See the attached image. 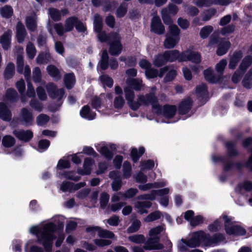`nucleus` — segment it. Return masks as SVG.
<instances>
[{
    "label": "nucleus",
    "instance_id": "obj_53",
    "mask_svg": "<svg viewBox=\"0 0 252 252\" xmlns=\"http://www.w3.org/2000/svg\"><path fill=\"white\" fill-rule=\"evenodd\" d=\"M141 226V222L138 220H134L131 225L127 228L128 233H132L137 231Z\"/></svg>",
    "mask_w": 252,
    "mask_h": 252
},
{
    "label": "nucleus",
    "instance_id": "obj_27",
    "mask_svg": "<svg viewBox=\"0 0 252 252\" xmlns=\"http://www.w3.org/2000/svg\"><path fill=\"white\" fill-rule=\"evenodd\" d=\"M205 79L210 83H216L220 80V75H215L213 73L212 70L207 69L204 71Z\"/></svg>",
    "mask_w": 252,
    "mask_h": 252
},
{
    "label": "nucleus",
    "instance_id": "obj_14",
    "mask_svg": "<svg viewBox=\"0 0 252 252\" xmlns=\"http://www.w3.org/2000/svg\"><path fill=\"white\" fill-rule=\"evenodd\" d=\"M27 34L25 26L21 21H19L16 26V37L17 41L20 43H23Z\"/></svg>",
    "mask_w": 252,
    "mask_h": 252
},
{
    "label": "nucleus",
    "instance_id": "obj_22",
    "mask_svg": "<svg viewBox=\"0 0 252 252\" xmlns=\"http://www.w3.org/2000/svg\"><path fill=\"white\" fill-rule=\"evenodd\" d=\"M180 40V37L172 36L166 34V38L163 42V46L165 49H172L175 47Z\"/></svg>",
    "mask_w": 252,
    "mask_h": 252
},
{
    "label": "nucleus",
    "instance_id": "obj_7",
    "mask_svg": "<svg viewBox=\"0 0 252 252\" xmlns=\"http://www.w3.org/2000/svg\"><path fill=\"white\" fill-rule=\"evenodd\" d=\"M47 91L49 95L53 99L60 101L64 94L63 89H58L53 83H49L46 86Z\"/></svg>",
    "mask_w": 252,
    "mask_h": 252
},
{
    "label": "nucleus",
    "instance_id": "obj_8",
    "mask_svg": "<svg viewBox=\"0 0 252 252\" xmlns=\"http://www.w3.org/2000/svg\"><path fill=\"white\" fill-rule=\"evenodd\" d=\"M159 236L150 237L145 242L143 248L146 250H162L164 246L159 243Z\"/></svg>",
    "mask_w": 252,
    "mask_h": 252
},
{
    "label": "nucleus",
    "instance_id": "obj_28",
    "mask_svg": "<svg viewBox=\"0 0 252 252\" xmlns=\"http://www.w3.org/2000/svg\"><path fill=\"white\" fill-rule=\"evenodd\" d=\"M242 83L244 87L247 89L252 88V68H250L245 75Z\"/></svg>",
    "mask_w": 252,
    "mask_h": 252
},
{
    "label": "nucleus",
    "instance_id": "obj_20",
    "mask_svg": "<svg viewBox=\"0 0 252 252\" xmlns=\"http://www.w3.org/2000/svg\"><path fill=\"white\" fill-rule=\"evenodd\" d=\"M192 104V100L189 97H188L182 101L179 105L178 111L179 114L184 115L187 113L191 109Z\"/></svg>",
    "mask_w": 252,
    "mask_h": 252
},
{
    "label": "nucleus",
    "instance_id": "obj_43",
    "mask_svg": "<svg viewBox=\"0 0 252 252\" xmlns=\"http://www.w3.org/2000/svg\"><path fill=\"white\" fill-rule=\"evenodd\" d=\"M227 63V62L225 59L220 60L215 66V69L217 71L218 75H220V78L223 73V71Z\"/></svg>",
    "mask_w": 252,
    "mask_h": 252
},
{
    "label": "nucleus",
    "instance_id": "obj_6",
    "mask_svg": "<svg viewBox=\"0 0 252 252\" xmlns=\"http://www.w3.org/2000/svg\"><path fill=\"white\" fill-rule=\"evenodd\" d=\"M193 3L197 7H210L213 4L226 6L232 2V0H193Z\"/></svg>",
    "mask_w": 252,
    "mask_h": 252
},
{
    "label": "nucleus",
    "instance_id": "obj_19",
    "mask_svg": "<svg viewBox=\"0 0 252 252\" xmlns=\"http://www.w3.org/2000/svg\"><path fill=\"white\" fill-rule=\"evenodd\" d=\"M243 56V53L241 50L235 51L230 58L228 68L231 69H235Z\"/></svg>",
    "mask_w": 252,
    "mask_h": 252
},
{
    "label": "nucleus",
    "instance_id": "obj_12",
    "mask_svg": "<svg viewBox=\"0 0 252 252\" xmlns=\"http://www.w3.org/2000/svg\"><path fill=\"white\" fill-rule=\"evenodd\" d=\"M68 13V10L66 8L63 9L61 11L53 7L48 9V13L51 19L54 21H59L61 20L62 16H66Z\"/></svg>",
    "mask_w": 252,
    "mask_h": 252
},
{
    "label": "nucleus",
    "instance_id": "obj_31",
    "mask_svg": "<svg viewBox=\"0 0 252 252\" xmlns=\"http://www.w3.org/2000/svg\"><path fill=\"white\" fill-rule=\"evenodd\" d=\"M18 94L16 91L13 89L7 90L5 94V99L10 102H15L18 100Z\"/></svg>",
    "mask_w": 252,
    "mask_h": 252
},
{
    "label": "nucleus",
    "instance_id": "obj_63",
    "mask_svg": "<svg viewBox=\"0 0 252 252\" xmlns=\"http://www.w3.org/2000/svg\"><path fill=\"white\" fill-rule=\"evenodd\" d=\"M203 221L204 218L202 216L198 215L190 220V224L191 226H196L203 223Z\"/></svg>",
    "mask_w": 252,
    "mask_h": 252
},
{
    "label": "nucleus",
    "instance_id": "obj_1",
    "mask_svg": "<svg viewBox=\"0 0 252 252\" xmlns=\"http://www.w3.org/2000/svg\"><path fill=\"white\" fill-rule=\"evenodd\" d=\"M55 229V225L49 223L40 228L32 226L30 231L31 233L36 235L37 242L43 245L46 252H51L53 241L55 238L53 235Z\"/></svg>",
    "mask_w": 252,
    "mask_h": 252
},
{
    "label": "nucleus",
    "instance_id": "obj_32",
    "mask_svg": "<svg viewBox=\"0 0 252 252\" xmlns=\"http://www.w3.org/2000/svg\"><path fill=\"white\" fill-rule=\"evenodd\" d=\"M81 116L89 120H93L95 117V113L92 112L90 108L88 105L84 106L80 111Z\"/></svg>",
    "mask_w": 252,
    "mask_h": 252
},
{
    "label": "nucleus",
    "instance_id": "obj_39",
    "mask_svg": "<svg viewBox=\"0 0 252 252\" xmlns=\"http://www.w3.org/2000/svg\"><path fill=\"white\" fill-rule=\"evenodd\" d=\"M109 57L106 50L103 51L100 61V66L101 69L106 70L109 65Z\"/></svg>",
    "mask_w": 252,
    "mask_h": 252
},
{
    "label": "nucleus",
    "instance_id": "obj_37",
    "mask_svg": "<svg viewBox=\"0 0 252 252\" xmlns=\"http://www.w3.org/2000/svg\"><path fill=\"white\" fill-rule=\"evenodd\" d=\"M217 13V10L214 7H211L204 10L202 13V21H208Z\"/></svg>",
    "mask_w": 252,
    "mask_h": 252
},
{
    "label": "nucleus",
    "instance_id": "obj_41",
    "mask_svg": "<svg viewBox=\"0 0 252 252\" xmlns=\"http://www.w3.org/2000/svg\"><path fill=\"white\" fill-rule=\"evenodd\" d=\"M26 53L29 58L31 59H33L36 55V50L34 44L29 41L28 42L26 46Z\"/></svg>",
    "mask_w": 252,
    "mask_h": 252
},
{
    "label": "nucleus",
    "instance_id": "obj_21",
    "mask_svg": "<svg viewBox=\"0 0 252 252\" xmlns=\"http://www.w3.org/2000/svg\"><path fill=\"white\" fill-rule=\"evenodd\" d=\"M196 233V232H195L192 233L191 237L190 239L188 240L182 239L181 242L178 245V249L180 251L184 252L187 250V247L189 248H195L198 247L200 246H192V245L193 244L194 239L193 238L194 237L195 234Z\"/></svg>",
    "mask_w": 252,
    "mask_h": 252
},
{
    "label": "nucleus",
    "instance_id": "obj_56",
    "mask_svg": "<svg viewBox=\"0 0 252 252\" xmlns=\"http://www.w3.org/2000/svg\"><path fill=\"white\" fill-rule=\"evenodd\" d=\"M136 200H141V201H142V200H144V201L154 200L155 199V191H153L152 190L150 193L138 195L136 197Z\"/></svg>",
    "mask_w": 252,
    "mask_h": 252
},
{
    "label": "nucleus",
    "instance_id": "obj_3",
    "mask_svg": "<svg viewBox=\"0 0 252 252\" xmlns=\"http://www.w3.org/2000/svg\"><path fill=\"white\" fill-rule=\"evenodd\" d=\"M157 88L153 86L151 88V91L146 94H139L137 96L138 108L141 105L149 106L151 104L154 111L159 114L161 113V106L158 103V100L156 96Z\"/></svg>",
    "mask_w": 252,
    "mask_h": 252
},
{
    "label": "nucleus",
    "instance_id": "obj_17",
    "mask_svg": "<svg viewBox=\"0 0 252 252\" xmlns=\"http://www.w3.org/2000/svg\"><path fill=\"white\" fill-rule=\"evenodd\" d=\"M37 17L34 12L27 16L25 20L26 26L30 32H35L37 28Z\"/></svg>",
    "mask_w": 252,
    "mask_h": 252
},
{
    "label": "nucleus",
    "instance_id": "obj_2",
    "mask_svg": "<svg viewBox=\"0 0 252 252\" xmlns=\"http://www.w3.org/2000/svg\"><path fill=\"white\" fill-rule=\"evenodd\" d=\"M194 243L192 246H200L210 247L217 245L225 240L224 235L222 234L217 233L211 236L209 234L206 233L202 230L196 231L193 238Z\"/></svg>",
    "mask_w": 252,
    "mask_h": 252
},
{
    "label": "nucleus",
    "instance_id": "obj_57",
    "mask_svg": "<svg viewBox=\"0 0 252 252\" xmlns=\"http://www.w3.org/2000/svg\"><path fill=\"white\" fill-rule=\"evenodd\" d=\"M213 31V28L212 26L209 25L202 28L200 32V36L202 38H207L211 32Z\"/></svg>",
    "mask_w": 252,
    "mask_h": 252
},
{
    "label": "nucleus",
    "instance_id": "obj_15",
    "mask_svg": "<svg viewBox=\"0 0 252 252\" xmlns=\"http://www.w3.org/2000/svg\"><path fill=\"white\" fill-rule=\"evenodd\" d=\"M152 205V203L150 201H141L138 200L134 203V208L137 209V212L141 215L147 214V209L150 208Z\"/></svg>",
    "mask_w": 252,
    "mask_h": 252
},
{
    "label": "nucleus",
    "instance_id": "obj_44",
    "mask_svg": "<svg viewBox=\"0 0 252 252\" xmlns=\"http://www.w3.org/2000/svg\"><path fill=\"white\" fill-rule=\"evenodd\" d=\"M2 144L5 147H11L15 144V140L10 135H6L2 139Z\"/></svg>",
    "mask_w": 252,
    "mask_h": 252
},
{
    "label": "nucleus",
    "instance_id": "obj_30",
    "mask_svg": "<svg viewBox=\"0 0 252 252\" xmlns=\"http://www.w3.org/2000/svg\"><path fill=\"white\" fill-rule=\"evenodd\" d=\"M252 64V56L248 55L245 57L241 62L238 68L242 70L243 72L247 70V69Z\"/></svg>",
    "mask_w": 252,
    "mask_h": 252
},
{
    "label": "nucleus",
    "instance_id": "obj_54",
    "mask_svg": "<svg viewBox=\"0 0 252 252\" xmlns=\"http://www.w3.org/2000/svg\"><path fill=\"white\" fill-rule=\"evenodd\" d=\"M128 240L135 243L140 244L145 242V238L143 235L136 234L130 236L128 238Z\"/></svg>",
    "mask_w": 252,
    "mask_h": 252
},
{
    "label": "nucleus",
    "instance_id": "obj_42",
    "mask_svg": "<svg viewBox=\"0 0 252 252\" xmlns=\"http://www.w3.org/2000/svg\"><path fill=\"white\" fill-rule=\"evenodd\" d=\"M102 18L98 14H96L94 16V25L95 32L102 30L103 23Z\"/></svg>",
    "mask_w": 252,
    "mask_h": 252
},
{
    "label": "nucleus",
    "instance_id": "obj_47",
    "mask_svg": "<svg viewBox=\"0 0 252 252\" xmlns=\"http://www.w3.org/2000/svg\"><path fill=\"white\" fill-rule=\"evenodd\" d=\"M196 93L198 97H205L207 95V86L205 84L198 86L196 89Z\"/></svg>",
    "mask_w": 252,
    "mask_h": 252
},
{
    "label": "nucleus",
    "instance_id": "obj_33",
    "mask_svg": "<svg viewBox=\"0 0 252 252\" xmlns=\"http://www.w3.org/2000/svg\"><path fill=\"white\" fill-rule=\"evenodd\" d=\"M15 73V65L12 63H8L3 72V76L5 79L8 80L11 78Z\"/></svg>",
    "mask_w": 252,
    "mask_h": 252
},
{
    "label": "nucleus",
    "instance_id": "obj_50",
    "mask_svg": "<svg viewBox=\"0 0 252 252\" xmlns=\"http://www.w3.org/2000/svg\"><path fill=\"white\" fill-rule=\"evenodd\" d=\"M0 13L3 17L9 18L13 14V9L11 6L6 5L0 9Z\"/></svg>",
    "mask_w": 252,
    "mask_h": 252
},
{
    "label": "nucleus",
    "instance_id": "obj_52",
    "mask_svg": "<svg viewBox=\"0 0 252 252\" xmlns=\"http://www.w3.org/2000/svg\"><path fill=\"white\" fill-rule=\"evenodd\" d=\"M127 10V6L126 3L121 4L116 11V15L118 17H123L125 15Z\"/></svg>",
    "mask_w": 252,
    "mask_h": 252
},
{
    "label": "nucleus",
    "instance_id": "obj_26",
    "mask_svg": "<svg viewBox=\"0 0 252 252\" xmlns=\"http://www.w3.org/2000/svg\"><path fill=\"white\" fill-rule=\"evenodd\" d=\"M11 36V32L9 31L4 32L0 36V43L2 45V47L5 50H8L10 45V38Z\"/></svg>",
    "mask_w": 252,
    "mask_h": 252
},
{
    "label": "nucleus",
    "instance_id": "obj_5",
    "mask_svg": "<svg viewBox=\"0 0 252 252\" xmlns=\"http://www.w3.org/2000/svg\"><path fill=\"white\" fill-rule=\"evenodd\" d=\"M225 220L224 227L227 234L229 235H244L246 234V230L239 225H233L231 222V219L226 215L222 216Z\"/></svg>",
    "mask_w": 252,
    "mask_h": 252
},
{
    "label": "nucleus",
    "instance_id": "obj_24",
    "mask_svg": "<svg viewBox=\"0 0 252 252\" xmlns=\"http://www.w3.org/2000/svg\"><path fill=\"white\" fill-rule=\"evenodd\" d=\"M177 111V107L175 105H165L163 106L161 113L166 118H173Z\"/></svg>",
    "mask_w": 252,
    "mask_h": 252
},
{
    "label": "nucleus",
    "instance_id": "obj_58",
    "mask_svg": "<svg viewBox=\"0 0 252 252\" xmlns=\"http://www.w3.org/2000/svg\"><path fill=\"white\" fill-rule=\"evenodd\" d=\"M49 121V117L47 115L41 114L36 118V123L39 126H43Z\"/></svg>",
    "mask_w": 252,
    "mask_h": 252
},
{
    "label": "nucleus",
    "instance_id": "obj_49",
    "mask_svg": "<svg viewBox=\"0 0 252 252\" xmlns=\"http://www.w3.org/2000/svg\"><path fill=\"white\" fill-rule=\"evenodd\" d=\"M234 143L231 142L226 143L227 154L229 157H235L239 155L238 152L234 148Z\"/></svg>",
    "mask_w": 252,
    "mask_h": 252
},
{
    "label": "nucleus",
    "instance_id": "obj_46",
    "mask_svg": "<svg viewBox=\"0 0 252 252\" xmlns=\"http://www.w3.org/2000/svg\"><path fill=\"white\" fill-rule=\"evenodd\" d=\"M98 236L100 238H108V239H114L115 238V235L112 231L106 229H103L100 228L98 231Z\"/></svg>",
    "mask_w": 252,
    "mask_h": 252
},
{
    "label": "nucleus",
    "instance_id": "obj_11",
    "mask_svg": "<svg viewBox=\"0 0 252 252\" xmlns=\"http://www.w3.org/2000/svg\"><path fill=\"white\" fill-rule=\"evenodd\" d=\"M151 28V31L157 34H162L165 32L164 27L158 16H155L152 18Z\"/></svg>",
    "mask_w": 252,
    "mask_h": 252
},
{
    "label": "nucleus",
    "instance_id": "obj_10",
    "mask_svg": "<svg viewBox=\"0 0 252 252\" xmlns=\"http://www.w3.org/2000/svg\"><path fill=\"white\" fill-rule=\"evenodd\" d=\"M124 90L128 105L132 110L134 111L137 110L138 109L139 104L138 102H136V101H134L135 97L134 91L129 87H126L124 88Z\"/></svg>",
    "mask_w": 252,
    "mask_h": 252
},
{
    "label": "nucleus",
    "instance_id": "obj_36",
    "mask_svg": "<svg viewBox=\"0 0 252 252\" xmlns=\"http://www.w3.org/2000/svg\"><path fill=\"white\" fill-rule=\"evenodd\" d=\"M77 17L71 16L67 18L64 22L65 31L69 32L73 30L76 22Z\"/></svg>",
    "mask_w": 252,
    "mask_h": 252
},
{
    "label": "nucleus",
    "instance_id": "obj_4",
    "mask_svg": "<svg viewBox=\"0 0 252 252\" xmlns=\"http://www.w3.org/2000/svg\"><path fill=\"white\" fill-rule=\"evenodd\" d=\"M121 39L122 37L118 32H112L109 34V52L110 55L117 56L121 53L123 49Z\"/></svg>",
    "mask_w": 252,
    "mask_h": 252
},
{
    "label": "nucleus",
    "instance_id": "obj_18",
    "mask_svg": "<svg viewBox=\"0 0 252 252\" xmlns=\"http://www.w3.org/2000/svg\"><path fill=\"white\" fill-rule=\"evenodd\" d=\"M126 83L131 89L136 91H140L144 87V84L141 79L128 77L126 80Z\"/></svg>",
    "mask_w": 252,
    "mask_h": 252
},
{
    "label": "nucleus",
    "instance_id": "obj_60",
    "mask_svg": "<svg viewBox=\"0 0 252 252\" xmlns=\"http://www.w3.org/2000/svg\"><path fill=\"white\" fill-rule=\"evenodd\" d=\"M161 17L164 23L167 25H171L172 22L170 14L167 13L166 9H162L161 11Z\"/></svg>",
    "mask_w": 252,
    "mask_h": 252
},
{
    "label": "nucleus",
    "instance_id": "obj_51",
    "mask_svg": "<svg viewBox=\"0 0 252 252\" xmlns=\"http://www.w3.org/2000/svg\"><path fill=\"white\" fill-rule=\"evenodd\" d=\"M161 213L158 211H155L153 213H150L147 217L144 219V220L146 222H151L157 220H158L160 218Z\"/></svg>",
    "mask_w": 252,
    "mask_h": 252
},
{
    "label": "nucleus",
    "instance_id": "obj_64",
    "mask_svg": "<svg viewBox=\"0 0 252 252\" xmlns=\"http://www.w3.org/2000/svg\"><path fill=\"white\" fill-rule=\"evenodd\" d=\"M238 188L241 190L244 189L247 191H249L252 190V182L248 181H244V182L240 184Z\"/></svg>",
    "mask_w": 252,
    "mask_h": 252
},
{
    "label": "nucleus",
    "instance_id": "obj_23",
    "mask_svg": "<svg viewBox=\"0 0 252 252\" xmlns=\"http://www.w3.org/2000/svg\"><path fill=\"white\" fill-rule=\"evenodd\" d=\"M12 114L6 104L0 103V118L5 121H9L11 119Z\"/></svg>",
    "mask_w": 252,
    "mask_h": 252
},
{
    "label": "nucleus",
    "instance_id": "obj_40",
    "mask_svg": "<svg viewBox=\"0 0 252 252\" xmlns=\"http://www.w3.org/2000/svg\"><path fill=\"white\" fill-rule=\"evenodd\" d=\"M167 61L164 53L160 54L156 56L153 64L157 67H160L166 63Z\"/></svg>",
    "mask_w": 252,
    "mask_h": 252
},
{
    "label": "nucleus",
    "instance_id": "obj_48",
    "mask_svg": "<svg viewBox=\"0 0 252 252\" xmlns=\"http://www.w3.org/2000/svg\"><path fill=\"white\" fill-rule=\"evenodd\" d=\"M180 30L176 25L171 24L169 26L168 32L166 34L172 36L179 37Z\"/></svg>",
    "mask_w": 252,
    "mask_h": 252
},
{
    "label": "nucleus",
    "instance_id": "obj_55",
    "mask_svg": "<svg viewBox=\"0 0 252 252\" xmlns=\"http://www.w3.org/2000/svg\"><path fill=\"white\" fill-rule=\"evenodd\" d=\"M109 200V195L107 193L103 192L101 193L100 197V205L102 209H104L106 207Z\"/></svg>",
    "mask_w": 252,
    "mask_h": 252
},
{
    "label": "nucleus",
    "instance_id": "obj_34",
    "mask_svg": "<svg viewBox=\"0 0 252 252\" xmlns=\"http://www.w3.org/2000/svg\"><path fill=\"white\" fill-rule=\"evenodd\" d=\"M51 59L50 54L46 52L40 53L36 58V61L38 64H45L50 62Z\"/></svg>",
    "mask_w": 252,
    "mask_h": 252
},
{
    "label": "nucleus",
    "instance_id": "obj_62",
    "mask_svg": "<svg viewBox=\"0 0 252 252\" xmlns=\"http://www.w3.org/2000/svg\"><path fill=\"white\" fill-rule=\"evenodd\" d=\"M138 192V190L136 188H130L126 190L123 196L125 198L130 199L136 195Z\"/></svg>",
    "mask_w": 252,
    "mask_h": 252
},
{
    "label": "nucleus",
    "instance_id": "obj_35",
    "mask_svg": "<svg viewBox=\"0 0 252 252\" xmlns=\"http://www.w3.org/2000/svg\"><path fill=\"white\" fill-rule=\"evenodd\" d=\"M47 71L49 74L55 80H58L61 79V75L59 70L57 67L53 65H50L47 67Z\"/></svg>",
    "mask_w": 252,
    "mask_h": 252
},
{
    "label": "nucleus",
    "instance_id": "obj_29",
    "mask_svg": "<svg viewBox=\"0 0 252 252\" xmlns=\"http://www.w3.org/2000/svg\"><path fill=\"white\" fill-rule=\"evenodd\" d=\"M164 53L167 62H172L177 59L180 61L181 54H180L179 51L177 50L166 51Z\"/></svg>",
    "mask_w": 252,
    "mask_h": 252
},
{
    "label": "nucleus",
    "instance_id": "obj_16",
    "mask_svg": "<svg viewBox=\"0 0 252 252\" xmlns=\"http://www.w3.org/2000/svg\"><path fill=\"white\" fill-rule=\"evenodd\" d=\"M13 134L20 140L28 142L33 137V133L31 130H15Z\"/></svg>",
    "mask_w": 252,
    "mask_h": 252
},
{
    "label": "nucleus",
    "instance_id": "obj_38",
    "mask_svg": "<svg viewBox=\"0 0 252 252\" xmlns=\"http://www.w3.org/2000/svg\"><path fill=\"white\" fill-rule=\"evenodd\" d=\"M64 82L67 89H71L75 82V76L73 73H68L65 75L64 77Z\"/></svg>",
    "mask_w": 252,
    "mask_h": 252
},
{
    "label": "nucleus",
    "instance_id": "obj_13",
    "mask_svg": "<svg viewBox=\"0 0 252 252\" xmlns=\"http://www.w3.org/2000/svg\"><path fill=\"white\" fill-rule=\"evenodd\" d=\"M20 120L26 126L32 125L33 120L32 112L26 108H23L20 112Z\"/></svg>",
    "mask_w": 252,
    "mask_h": 252
},
{
    "label": "nucleus",
    "instance_id": "obj_45",
    "mask_svg": "<svg viewBox=\"0 0 252 252\" xmlns=\"http://www.w3.org/2000/svg\"><path fill=\"white\" fill-rule=\"evenodd\" d=\"M230 45V43L228 41H226L222 43L219 46L217 51V54L219 56H222L225 54L229 49Z\"/></svg>",
    "mask_w": 252,
    "mask_h": 252
},
{
    "label": "nucleus",
    "instance_id": "obj_25",
    "mask_svg": "<svg viewBox=\"0 0 252 252\" xmlns=\"http://www.w3.org/2000/svg\"><path fill=\"white\" fill-rule=\"evenodd\" d=\"M94 163V160L91 158H86L84 162L83 169H78V173L82 175H89L91 172V166Z\"/></svg>",
    "mask_w": 252,
    "mask_h": 252
},
{
    "label": "nucleus",
    "instance_id": "obj_59",
    "mask_svg": "<svg viewBox=\"0 0 252 252\" xmlns=\"http://www.w3.org/2000/svg\"><path fill=\"white\" fill-rule=\"evenodd\" d=\"M245 72L242 71L239 68H238L233 74L231 80L234 83H238L242 78Z\"/></svg>",
    "mask_w": 252,
    "mask_h": 252
},
{
    "label": "nucleus",
    "instance_id": "obj_9",
    "mask_svg": "<svg viewBox=\"0 0 252 252\" xmlns=\"http://www.w3.org/2000/svg\"><path fill=\"white\" fill-rule=\"evenodd\" d=\"M190 61L195 63H199L201 62L200 54L197 52L187 51L181 54L180 61Z\"/></svg>",
    "mask_w": 252,
    "mask_h": 252
},
{
    "label": "nucleus",
    "instance_id": "obj_61",
    "mask_svg": "<svg viewBox=\"0 0 252 252\" xmlns=\"http://www.w3.org/2000/svg\"><path fill=\"white\" fill-rule=\"evenodd\" d=\"M124 176L128 178L131 175V167L130 163L128 161H125L123 164Z\"/></svg>",
    "mask_w": 252,
    "mask_h": 252
}]
</instances>
